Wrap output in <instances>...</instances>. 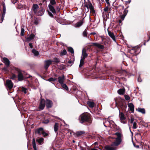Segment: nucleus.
<instances>
[{"label": "nucleus", "instance_id": "13d9d810", "mask_svg": "<svg viewBox=\"0 0 150 150\" xmlns=\"http://www.w3.org/2000/svg\"><path fill=\"white\" fill-rule=\"evenodd\" d=\"M109 0H105V1L108 4H110V3L109 2Z\"/></svg>", "mask_w": 150, "mask_h": 150}, {"label": "nucleus", "instance_id": "c85d7f7f", "mask_svg": "<svg viewBox=\"0 0 150 150\" xmlns=\"http://www.w3.org/2000/svg\"><path fill=\"white\" fill-rule=\"evenodd\" d=\"M88 105L89 106V107L91 108H93L94 106V103L93 102H88Z\"/></svg>", "mask_w": 150, "mask_h": 150}, {"label": "nucleus", "instance_id": "a18cd8bd", "mask_svg": "<svg viewBox=\"0 0 150 150\" xmlns=\"http://www.w3.org/2000/svg\"><path fill=\"white\" fill-rule=\"evenodd\" d=\"M49 122V120L48 119L45 120L43 121L42 122L44 124H47Z\"/></svg>", "mask_w": 150, "mask_h": 150}, {"label": "nucleus", "instance_id": "473e14b6", "mask_svg": "<svg viewBox=\"0 0 150 150\" xmlns=\"http://www.w3.org/2000/svg\"><path fill=\"white\" fill-rule=\"evenodd\" d=\"M83 35L85 37H87V30L85 29L83 33Z\"/></svg>", "mask_w": 150, "mask_h": 150}, {"label": "nucleus", "instance_id": "e2e57ef3", "mask_svg": "<svg viewBox=\"0 0 150 150\" xmlns=\"http://www.w3.org/2000/svg\"><path fill=\"white\" fill-rule=\"evenodd\" d=\"M136 147L137 148H139V146H138V145L136 146Z\"/></svg>", "mask_w": 150, "mask_h": 150}, {"label": "nucleus", "instance_id": "774afa93", "mask_svg": "<svg viewBox=\"0 0 150 150\" xmlns=\"http://www.w3.org/2000/svg\"><path fill=\"white\" fill-rule=\"evenodd\" d=\"M35 23L36 24H37V23L36 22H35Z\"/></svg>", "mask_w": 150, "mask_h": 150}, {"label": "nucleus", "instance_id": "9d476101", "mask_svg": "<svg viewBox=\"0 0 150 150\" xmlns=\"http://www.w3.org/2000/svg\"><path fill=\"white\" fill-rule=\"evenodd\" d=\"M91 43L93 45V46L98 47V48L99 49H103L104 48V47L103 45H102L99 43L97 42H93Z\"/></svg>", "mask_w": 150, "mask_h": 150}, {"label": "nucleus", "instance_id": "2eb2a0df", "mask_svg": "<svg viewBox=\"0 0 150 150\" xmlns=\"http://www.w3.org/2000/svg\"><path fill=\"white\" fill-rule=\"evenodd\" d=\"M3 60L4 61V62L6 66L7 67H8L10 65V61L6 57H4Z\"/></svg>", "mask_w": 150, "mask_h": 150}, {"label": "nucleus", "instance_id": "f8f14e48", "mask_svg": "<svg viewBox=\"0 0 150 150\" xmlns=\"http://www.w3.org/2000/svg\"><path fill=\"white\" fill-rule=\"evenodd\" d=\"M46 107L47 108H51L52 105V101L49 100L47 99L45 101Z\"/></svg>", "mask_w": 150, "mask_h": 150}, {"label": "nucleus", "instance_id": "393cba45", "mask_svg": "<svg viewBox=\"0 0 150 150\" xmlns=\"http://www.w3.org/2000/svg\"><path fill=\"white\" fill-rule=\"evenodd\" d=\"M59 124L57 123H55L54 126V129L55 132L57 131L58 129Z\"/></svg>", "mask_w": 150, "mask_h": 150}, {"label": "nucleus", "instance_id": "0eeeda50", "mask_svg": "<svg viewBox=\"0 0 150 150\" xmlns=\"http://www.w3.org/2000/svg\"><path fill=\"white\" fill-rule=\"evenodd\" d=\"M119 117L121 122L123 123H125L126 122V118L124 114L122 112L120 113Z\"/></svg>", "mask_w": 150, "mask_h": 150}, {"label": "nucleus", "instance_id": "412c9836", "mask_svg": "<svg viewBox=\"0 0 150 150\" xmlns=\"http://www.w3.org/2000/svg\"><path fill=\"white\" fill-rule=\"evenodd\" d=\"M82 54L83 57H82L81 58H83V59H85L87 56L88 54L86 53V50L85 49H83L82 50Z\"/></svg>", "mask_w": 150, "mask_h": 150}, {"label": "nucleus", "instance_id": "6e6d98bb", "mask_svg": "<svg viewBox=\"0 0 150 150\" xmlns=\"http://www.w3.org/2000/svg\"><path fill=\"white\" fill-rule=\"evenodd\" d=\"M29 45L30 47L31 48H33V46L32 45V44L31 43H29Z\"/></svg>", "mask_w": 150, "mask_h": 150}, {"label": "nucleus", "instance_id": "6ab92c4d", "mask_svg": "<svg viewBox=\"0 0 150 150\" xmlns=\"http://www.w3.org/2000/svg\"><path fill=\"white\" fill-rule=\"evenodd\" d=\"M128 106L130 110L132 112H133L134 110V105L132 103H129L128 105Z\"/></svg>", "mask_w": 150, "mask_h": 150}, {"label": "nucleus", "instance_id": "f704fd0d", "mask_svg": "<svg viewBox=\"0 0 150 150\" xmlns=\"http://www.w3.org/2000/svg\"><path fill=\"white\" fill-rule=\"evenodd\" d=\"M67 53V51L66 50L64 49L60 53V56H62L65 55Z\"/></svg>", "mask_w": 150, "mask_h": 150}, {"label": "nucleus", "instance_id": "6e6552de", "mask_svg": "<svg viewBox=\"0 0 150 150\" xmlns=\"http://www.w3.org/2000/svg\"><path fill=\"white\" fill-rule=\"evenodd\" d=\"M52 61L51 60H47L44 61V68L46 70H47L50 66L52 64Z\"/></svg>", "mask_w": 150, "mask_h": 150}, {"label": "nucleus", "instance_id": "2f4dec72", "mask_svg": "<svg viewBox=\"0 0 150 150\" xmlns=\"http://www.w3.org/2000/svg\"><path fill=\"white\" fill-rule=\"evenodd\" d=\"M85 59H83V58H81L80 61V64L79 65V67H81L84 64V60Z\"/></svg>", "mask_w": 150, "mask_h": 150}, {"label": "nucleus", "instance_id": "f03ea898", "mask_svg": "<svg viewBox=\"0 0 150 150\" xmlns=\"http://www.w3.org/2000/svg\"><path fill=\"white\" fill-rule=\"evenodd\" d=\"M50 4H48V6L50 11H51L52 13L54 14L56 13V11L54 7L56 4V2L55 0H49Z\"/></svg>", "mask_w": 150, "mask_h": 150}, {"label": "nucleus", "instance_id": "aec40b11", "mask_svg": "<svg viewBox=\"0 0 150 150\" xmlns=\"http://www.w3.org/2000/svg\"><path fill=\"white\" fill-rule=\"evenodd\" d=\"M44 130L43 128L42 127H40L37 129L35 133L38 134L39 135H41L42 134V132Z\"/></svg>", "mask_w": 150, "mask_h": 150}, {"label": "nucleus", "instance_id": "603ef678", "mask_svg": "<svg viewBox=\"0 0 150 150\" xmlns=\"http://www.w3.org/2000/svg\"><path fill=\"white\" fill-rule=\"evenodd\" d=\"M108 7H105L103 9L104 11H105V12H107L108 11Z\"/></svg>", "mask_w": 150, "mask_h": 150}, {"label": "nucleus", "instance_id": "052dcab7", "mask_svg": "<svg viewBox=\"0 0 150 150\" xmlns=\"http://www.w3.org/2000/svg\"><path fill=\"white\" fill-rule=\"evenodd\" d=\"M91 34L95 35L96 34V33L95 32H92L91 33Z\"/></svg>", "mask_w": 150, "mask_h": 150}, {"label": "nucleus", "instance_id": "680f3d73", "mask_svg": "<svg viewBox=\"0 0 150 150\" xmlns=\"http://www.w3.org/2000/svg\"><path fill=\"white\" fill-rule=\"evenodd\" d=\"M122 22V21L121 20H119V23H121Z\"/></svg>", "mask_w": 150, "mask_h": 150}, {"label": "nucleus", "instance_id": "9b49d317", "mask_svg": "<svg viewBox=\"0 0 150 150\" xmlns=\"http://www.w3.org/2000/svg\"><path fill=\"white\" fill-rule=\"evenodd\" d=\"M57 79L59 83L60 84L64 83L65 80L64 75H63L62 76L58 77Z\"/></svg>", "mask_w": 150, "mask_h": 150}, {"label": "nucleus", "instance_id": "37998d69", "mask_svg": "<svg viewBox=\"0 0 150 150\" xmlns=\"http://www.w3.org/2000/svg\"><path fill=\"white\" fill-rule=\"evenodd\" d=\"M42 134L43 135L44 137H45L48 135V134L44 132V130L43 131Z\"/></svg>", "mask_w": 150, "mask_h": 150}, {"label": "nucleus", "instance_id": "09e8293b", "mask_svg": "<svg viewBox=\"0 0 150 150\" xmlns=\"http://www.w3.org/2000/svg\"><path fill=\"white\" fill-rule=\"evenodd\" d=\"M126 15H124V14H123V15H122L121 16V19L122 20V21H123L125 17L126 16Z\"/></svg>", "mask_w": 150, "mask_h": 150}, {"label": "nucleus", "instance_id": "423d86ee", "mask_svg": "<svg viewBox=\"0 0 150 150\" xmlns=\"http://www.w3.org/2000/svg\"><path fill=\"white\" fill-rule=\"evenodd\" d=\"M13 83L10 80H7L6 81V86L9 89H11L13 87Z\"/></svg>", "mask_w": 150, "mask_h": 150}, {"label": "nucleus", "instance_id": "79ce46f5", "mask_svg": "<svg viewBox=\"0 0 150 150\" xmlns=\"http://www.w3.org/2000/svg\"><path fill=\"white\" fill-rule=\"evenodd\" d=\"M16 78V75H15V74H13L12 75V76H11L10 78L11 79H12L13 80H14Z\"/></svg>", "mask_w": 150, "mask_h": 150}, {"label": "nucleus", "instance_id": "4d7b16f0", "mask_svg": "<svg viewBox=\"0 0 150 150\" xmlns=\"http://www.w3.org/2000/svg\"><path fill=\"white\" fill-rule=\"evenodd\" d=\"M131 0H129L125 1L126 4H129L131 2Z\"/></svg>", "mask_w": 150, "mask_h": 150}, {"label": "nucleus", "instance_id": "4c0bfd02", "mask_svg": "<svg viewBox=\"0 0 150 150\" xmlns=\"http://www.w3.org/2000/svg\"><path fill=\"white\" fill-rule=\"evenodd\" d=\"M56 80V79L54 78H49L48 80H47V81H48L50 82L51 81H54Z\"/></svg>", "mask_w": 150, "mask_h": 150}, {"label": "nucleus", "instance_id": "ea45409f", "mask_svg": "<svg viewBox=\"0 0 150 150\" xmlns=\"http://www.w3.org/2000/svg\"><path fill=\"white\" fill-rule=\"evenodd\" d=\"M137 127V123L136 122H134L133 123V127L134 129H136Z\"/></svg>", "mask_w": 150, "mask_h": 150}, {"label": "nucleus", "instance_id": "338daca9", "mask_svg": "<svg viewBox=\"0 0 150 150\" xmlns=\"http://www.w3.org/2000/svg\"><path fill=\"white\" fill-rule=\"evenodd\" d=\"M4 70H6V68H4Z\"/></svg>", "mask_w": 150, "mask_h": 150}, {"label": "nucleus", "instance_id": "e433bc0d", "mask_svg": "<svg viewBox=\"0 0 150 150\" xmlns=\"http://www.w3.org/2000/svg\"><path fill=\"white\" fill-rule=\"evenodd\" d=\"M52 62H55L56 63H59V60L57 58H54V60H52Z\"/></svg>", "mask_w": 150, "mask_h": 150}, {"label": "nucleus", "instance_id": "5701e85b", "mask_svg": "<svg viewBox=\"0 0 150 150\" xmlns=\"http://www.w3.org/2000/svg\"><path fill=\"white\" fill-rule=\"evenodd\" d=\"M137 110L138 112L142 113V114H144L145 113V111L144 108H138V109H137Z\"/></svg>", "mask_w": 150, "mask_h": 150}, {"label": "nucleus", "instance_id": "7c9ffc66", "mask_svg": "<svg viewBox=\"0 0 150 150\" xmlns=\"http://www.w3.org/2000/svg\"><path fill=\"white\" fill-rule=\"evenodd\" d=\"M61 86L62 87V88H64L66 90H68V87L65 84H64V83H63L62 84H61Z\"/></svg>", "mask_w": 150, "mask_h": 150}, {"label": "nucleus", "instance_id": "b1692460", "mask_svg": "<svg viewBox=\"0 0 150 150\" xmlns=\"http://www.w3.org/2000/svg\"><path fill=\"white\" fill-rule=\"evenodd\" d=\"M125 90L124 89H120L117 91L118 93L120 95H123L124 93Z\"/></svg>", "mask_w": 150, "mask_h": 150}, {"label": "nucleus", "instance_id": "a211bd4d", "mask_svg": "<svg viewBox=\"0 0 150 150\" xmlns=\"http://www.w3.org/2000/svg\"><path fill=\"white\" fill-rule=\"evenodd\" d=\"M83 19L81 20L79 22L77 23L75 25V27L76 28H79L81 26L83 23Z\"/></svg>", "mask_w": 150, "mask_h": 150}, {"label": "nucleus", "instance_id": "4468645a", "mask_svg": "<svg viewBox=\"0 0 150 150\" xmlns=\"http://www.w3.org/2000/svg\"><path fill=\"white\" fill-rule=\"evenodd\" d=\"M86 6L87 8H88V7L89 8L90 10V12H91L93 14L95 13V11L94 7L91 3H90L88 4V6Z\"/></svg>", "mask_w": 150, "mask_h": 150}, {"label": "nucleus", "instance_id": "3c124183", "mask_svg": "<svg viewBox=\"0 0 150 150\" xmlns=\"http://www.w3.org/2000/svg\"><path fill=\"white\" fill-rule=\"evenodd\" d=\"M137 81L139 82H141L142 81V80L140 78V76H139L137 79Z\"/></svg>", "mask_w": 150, "mask_h": 150}, {"label": "nucleus", "instance_id": "cd10ccee", "mask_svg": "<svg viewBox=\"0 0 150 150\" xmlns=\"http://www.w3.org/2000/svg\"><path fill=\"white\" fill-rule=\"evenodd\" d=\"M33 146L34 150H37L35 142L34 139L33 140Z\"/></svg>", "mask_w": 150, "mask_h": 150}, {"label": "nucleus", "instance_id": "f3484780", "mask_svg": "<svg viewBox=\"0 0 150 150\" xmlns=\"http://www.w3.org/2000/svg\"><path fill=\"white\" fill-rule=\"evenodd\" d=\"M108 32L109 35L113 39L114 41H116L115 37L113 33L111 32L110 31H109L108 30Z\"/></svg>", "mask_w": 150, "mask_h": 150}, {"label": "nucleus", "instance_id": "4be33fe9", "mask_svg": "<svg viewBox=\"0 0 150 150\" xmlns=\"http://www.w3.org/2000/svg\"><path fill=\"white\" fill-rule=\"evenodd\" d=\"M35 37V35L33 34H31L30 36L27 38L26 40L27 42H28L32 40Z\"/></svg>", "mask_w": 150, "mask_h": 150}, {"label": "nucleus", "instance_id": "c756f323", "mask_svg": "<svg viewBox=\"0 0 150 150\" xmlns=\"http://www.w3.org/2000/svg\"><path fill=\"white\" fill-rule=\"evenodd\" d=\"M110 124V122L108 120L106 121L105 122H103L104 125L105 127H107L108 126H109Z\"/></svg>", "mask_w": 150, "mask_h": 150}, {"label": "nucleus", "instance_id": "72a5a7b5", "mask_svg": "<svg viewBox=\"0 0 150 150\" xmlns=\"http://www.w3.org/2000/svg\"><path fill=\"white\" fill-rule=\"evenodd\" d=\"M85 133V132L83 131H78L76 132V134L77 136H80L83 134Z\"/></svg>", "mask_w": 150, "mask_h": 150}, {"label": "nucleus", "instance_id": "864d4df0", "mask_svg": "<svg viewBox=\"0 0 150 150\" xmlns=\"http://www.w3.org/2000/svg\"><path fill=\"white\" fill-rule=\"evenodd\" d=\"M5 14H4V13H3V14H2V18H1V20H2L1 22L3 21L4 20Z\"/></svg>", "mask_w": 150, "mask_h": 150}, {"label": "nucleus", "instance_id": "7ed1b4c3", "mask_svg": "<svg viewBox=\"0 0 150 150\" xmlns=\"http://www.w3.org/2000/svg\"><path fill=\"white\" fill-rule=\"evenodd\" d=\"M114 135L117 136L115 138L116 141L114 142L117 145L120 144L122 141V138L123 137L122 134L119 132L115 133Z\"/></svg>", "mask_w": 150, "mask_h": 150}, {"label": "nucleus", "instance_id": "20e7f679", "mask_svg": "<svg viewBox=\"0 0 150 150\" xmlns=\"http://www.w3.org/2000/svg\"><path fill=\"white\" fill-rule=\"evenodd\" d=\"M114 142H113L110 145H107L105 146L104 150H116L117 149V146L118 145Z\"/></svg>", "mask_w": 150, "mask_h": 150}, {"label": "nucleus", "instance_id": "c9c22d12", "mask_svg": "<svg viewBox=\"0 0 150 150\" xmlns=\"http://www.w3.org/2000/svg\"><path fill=\"white\" fill-rule=\"evenodd\" d=\"M68 50L69 52H71L72 54L74 53V51L73 49L71 47H69L68 48Z\"/></svg>", "mask_w": 150, "mask_h": 150}, {"label": "nucleus", "instance_id": "ddd939ff", "mask_svg": "<svg viewBox=\"0 0 150 150\" xmlns=\"http://www.w3.org/2000/svg\"><path fill=\"white\" fill-rule=\"evenodd\" d=\"M18 80L19 81H22L24 79V77L23 75L22 72L18 70Z\"/></svg>", "mask_w": 150, "mask_h": 150}, {"label": "nucleus", "instance_id": "0e129e2a", "mask_svg": "<svg viewBox=\"0 0 150 150\" xmlns=\"http://www.w3.org/2000/svg\"><path fill=\"white\" fill-rule=\"evenodd\" d=\"M71 63V61H69L68 62V63Z\"/></svg>", "mask_w": 150, "mask_h": 150}, {"label": "nucleus", "instance_id": "1a4fd4ad", "mask_svg": "<svg viewBox=\"0 0 150 150\" xmlns=\"http://www.w3.org/2000/svg\"><path fill=\"white\" fill-rule=\"evenodd\" d=\"M44 9L40 7L39 8L36 15L39 16H41L44 14Z\"/></svg>", "mask_w": 150, "mask_h": 150}, {"label": "nucleus", "instance_id": "bb28decb", "mask_svg": "<svg viewBox=\"0 0 150 150\" xmlns=\"http://www.w3.org/2000/svg\"><path fill=\"white\" fill-rule=\"evenodd\" d=\"M32 52L36 56H38L39 54L38 52L34 49L33 50Z\"/></svg>", "mask_w": 150, "mask_h": 150}, {"label": "nucleus", "instance_id": "dca6fc26", "mask_svg": "<svg viewBox=\"0 0 150 150\" xmlns=\"http://www.w3.org/2000/svg\"><path fill=\"white\" fill-rule=\"evenodd\" d=\"M33 8L34 13L36 14L39 9L38 5L37 4H33Z\"/></svg>", "mask_w": 150, "mask_h": 150}, {"label": "nucleus", "instance_id": "bf43d9fd", "mask_svg": "<svg viewBox=\"0 0 150 150\" xmlns=\"http://www.w3.org/2000/svg\"><path fill=\"white\" fill-rule=\"evenodd\" d=\"M80 149L81 150H86V149H84V148L83 147H82V146H81L80 147Z\"/></svg>", "mask_w": 150, "mask_h": 150}, {"label": "nucleus", "instance_id": "a19ab883", "mask_svg": "<svg viewBox=\"0 0 150 150\" xmlns=\"http://www.w3.org/2000/svg\"><path fill=\"white\" fill-rule=\"evenodd\" d=\"M26 89L23 87L22 88V91L24 93L26 94L27 93Z\"/></svg>", "mask_w": 150, "mask_h": 150}, {"label": "nucleus", "instance_id": "f257e3e1", "mask_svg": "<svg viewBox=\"0 0 150 150\" xmlns=\"http://www.w3.org/2000/svg\"><path fill=\"white\" fill-rule=\"evenodd\" d=\"M79 120L80 122L81 123H83L85 122H90V115L88 113H83L79 116Z\"/></svg>", "mask_w": 150, "mask_h": 150}, {"label": "nucleus", "instance_id": "58836bf2", "mask_svg": "<svg viewBox=\"0 0 150 150\" xmlns=\"http://www.w3.org/2000/svg\"><path fill=\"white\" fill-rule=\"evenodd\" d=\"M6 11V8L5 6V5L4 3L3 4V13H4V14H5Z\"/></svg>", "mask_w": 150, "mask_h": 150}, {"label": "nucleus", "instance_id": "5fc2aeb1", "mask_svg": "<svg viewBox=\"0 0 150 150\" xmlns=\"http://www.w3.org/2000/svg\"><path fill=\"white\" fill-rule=\"evenodd\" d=\"M134 121V118L133 117H131L130 119V123H132Z\"/></svg>", "mask_w": 150, "mask_h": 150}, {"label": "nucleus", "instance_id": "c03bdc74", "mask_svg": "<svg viewBox=\"0 0 150 150\" xmlns=\"http://www.w3.org/2000/svg\"><path fill=\"white\" fill-rule=\"evenodd\" d=\"M24 29L23 28L21 29V36H23L24 35Z\"/></svg>", "mask_w": 150, "mask_h": 150}, {"label": "nucleus", "instance_id": "49530a36", "mask_svg": "<svg viewBox=\"0 0 150 150\" xmlns=\"http://www.w3.org/2000/svg\"><path fill=\"white\" fill-rule=\"evenodd\" d=\"M125 99L127 100H128L130 99L129 97L127 95H125L124 96Z\"/></svg>", "mask_w": 150, "mask_h": 150}, {"label": "nucleus", "instance_id": "69168bd1", "mask_svg": "<svg viewBox=\"0 0 150 150\" xmlns=\"http://www.w3.org/2000/svg\"><path fill=\"white\" fill-rule=\"evenodd\" d=\"M46 1V0H42L43 2H44Z\"/></svg>", "mask_w": 150, "mask_h": 150}, {"label": "nucleus", "instance_id": "8fccbe9b", "mask_svg": "<svg viewBox=\"0 0 150 150\" xmlns=\"http://www.w3.org/2000/svg\"><path fill=\"white\" fill-rule=\"evenodd\" d=\"M48 12L49 15L51 17H53V14H52L50 11H48Z\"/></svg>", "mask_w": 150, "mask_h": 150}, {"label": "nucleus", "instance_id": "39448f33", "mask_svg": "<svg viewBox=\"0 0 150 150\" xmlns=\"http://www.w3.org/2000/svg\"><path fill=\"white\" fill-rule=\"evenodd\" d=\"M45 103L46 102L45 100L43 99H41L39 106V110H42L44 109Z\"/></svg>", "mask_w": 150, "mask_h": 150}, {"label": "nucleus", "instance_id": "a878e982", "mask_svg": "<svg viewBox=\"0 0 150 150\" xmlns=\"http://www.w3.org/2000/svg\"><path fill=\"white\" fill-rule=\"evenodd\" d=\"M44 139L42 137L36 140L37 142L40 144H41L44 141Z\"/></svg>", "mask_w": 150, "mask_h": 150}, {"label": "nucleus", "instance_id": "de8ad7c7", "mask_svg": "<svg viewBox=\"0 0 150 150\" xmlns=\"http://www.w3.org/2000/svg\"><path fill=\"white\" fill-rule=\"evenodd\" d=\"M128 12V10H126V9H125L123 12V14H124L126 16Z\"/></svg>", "mask_w": 150, "mask_h": 150}]
</instances>
